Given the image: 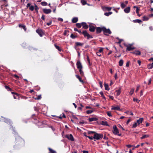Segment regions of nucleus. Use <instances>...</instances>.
<instances>
[{"mask_svg": "<svg viewBox=\"0 0 153 153\" xmlns=\"http://www.w3.org/2000/svg\"><path fill=\"white\" fill-rule=\"evenodd\" d=\"M103 135L102 134H99L97 132H95L94 134V136L93 137L94 139L97 140H100L103 138Z\"/></svg>", "mask_w": 153, "mask_h": 153, "instance_id": "nucleus-1", "label": "nucleus"}, {"mask_svg": "<svg viewBox=\"0 0 153 153\" xmlns=\"http://www.w3.org/2000/svg\"><path fill=\"white\" fill-rule=\"evenodd\" d=\"M102 31H103L104 34L105 35L108 36L111 33V31L109 29H106L105 27H103Z\"/></svg>", "mask_w": 153, "mask_h": 153, "instance_id": "nucleus-2", "label": "nucleus"}, {"mask_svg": "<svg viewBox=\"0 0 153 153\" xmlns=\"http://www.w3.org/2000/svg\"><path fill=\"white\" fill-rule=\"evenodd\" d=\"M113 129H114V130L113 131V132L115 135H117L119 136H121V134H119L118 130L117 129V128L116 125H114L113 126Z\"/></svg>", "mask_w": 153, "mask_h": 153, "instance_id": "nucleus-3", "label": "nucleus"}, {"mask_svg": "<svg viewBox=\"0 0 153 153\" xmlns=\"http://www.w3.org/2000/svg\"><path fill=\"white\" fill-rule=\"evenodd\" d=\"M82 34L84 35V37H87L88 39L91 38H92L93 37L92 36L89 34L86 30H84L82 32Z\"/></svg>", "mask_w": 153, "mask_h": 153, "instance_id": "nucleus-4", "label": "nucleus"}, {"mask_svg": "<svg viewBox=\"0 0 153 153\" xmlns=\"http://www.w3.org/2000/svg\"><path fill=\"white\" fill-rule=\"evenodd\" d=\"M66 138H68V140H71L72 141H73L74 140V138L73 135L71 134H70L69 135L68 134L66 135L65 136Z\"/></svg>", "mask_w": 153, "mask_h": 153, "instance_id": "nucleus-5", "label": "nucleus"}, {"mask_svg": "<svg viewBox=\"0 0 153 153\" xmlns=\"http://www.w3.org/2000/svg\"><path fill=\"white\" fill-rule=\"evenodd\" d=\"M36 32L40 36H42L44 34L43 32L40 29H38L36 30Z\"/></svg>", "mask_w": 153, "mask_h": 153, "instance_id": "nucleus-6", "label": "nucleus"}, {"mask_svg": "<svg viewBox=\"0 0 153 153\" xmlns=\"http://www.w3.org/2000/svg\"><path fill=\"white\" fill-rule=\"evenodd\" d=\"M77 68L78 69H82V66L80 61H78L76 63Z\"/></svg>", "mask_w": 153, "mask_h": 153, "instance_id": "nucleus-7", "label": "nucleus"}, {"mask_svg": "<svg viewBox=\"0 0 153 153\" xmlns=\"http://www.w3.org/2000/svg\"><path fill=\"white\" fill-rule=\"evenodd\" d=\"M43 11L45 13L48 14L51 13V10L50 9H43Z\"/></svg>", "mask_w": 153, "mask_h": 153, "instance_id": "nucleus-8", "label": "nucleus"}, {"mask_svg": "<svg viewBox=\"0 0 153 153\" xmlns=\"http://www.w3.org/2000/svg\"><path fill=\"white\" fill-rule=\"evenodd\" d=\"M82 25L83 26V28L85 29H87L88 28V26L85 22H82L81 23Z\"/></svg>", "mask_w": 153, "mask_h": 153, "instance_id": "nucleus-9", "label": "nucleus"}, {"mask_svg": "<svg viewBox=\"0 0 153 153\" xmlns=\"http://www.w3.org/2000/svg\"><path fill=\"white\" fill-rule=\"evenodd\" d=\"M126 46L127 47L126 50L128 51H130L135 49L134 48L132 47L131 46L126 45Z\"/></svg>", "mask_w": 153, "mask_h": 153, "instance_id": "nucleus-10", "label": "nucleus"}, {"mask_svg": "<svg viewBox=\"0 0 153 153\" xmlns=\"http://www.w3.org/2000/svg\"><path fill=\"white\" fill-rule=\"evenodd\" d=\"M103 28V27H97V33H100L102 31V30Z\"/></svg>", "mask_w": 153, "mask_h": 153, "instance_id": "nucleus-11", "label": "nucleus"}, {"mask_svg": "<svg viewBox=\"0 0 153 153\" xmlns=\"http://www.w3.org/2000/svg\"><path fill=\"white\" fill-rule=\"evenodd\" d=\"M130 8L129 7H128L125 8L124 10V12L126 13H129L130 11Z\"/></svg>", "mask_w": 153, "mask_h": 153, "instance_id": "nucleus-12", "label": "nucleus"}, {"mask_svg": "<svg viewBox=\"0 0 153 153\" xmlns=\"http://www.w3.org/2000/svg\"><path fill=\"white\" fill-rule=\"evenodd\" d=\"M89 31L91 32H94L95 31V27L93 26H89Z\"/></svg>", "mask_w": 153, "mask_h": 153, "instance_id": "nucleus-13", "label": "nucleus"}, {"mask_svg": "<svg viewBox=\"0 0 153 153\" xmlns=\"http://www.w3.org/2000/svg\"><path fill=\"white\" fill-rule=\"evenodd\" d=\"M132 53L133 54H135L137 55H140L141 54V52L140 51H135Z\"/></svg>", "mask_w": 153, "mask_h": 153, "instance_id": "nucleus-14", "label": "nucleus"}, {"mask_svg": "<svg viewBox=\"0 0 153 153\" xmlns=\"http://www.w3.org/2000/svg\"><path fill=\"white\" fill-rule=\"evenodd\" d=\"M76 77L79 79V80L80 82H82V83H84V81L82 80V78H81V77L79 75H76Z\"/></svg>", "mask_w": 153, "mask_h": 153, "instance_id": "nucleus-15", "label": "nucleus"}, {"mask_svg": "<svg viewBox=\"0 0 153 153\" xmlns=\"http://www.w3.org/2000/svg\"><path fill=\"white\" fill-rule=\"evenodd\" d=\"M143 120V118H140L138 120H137V122L138 124V125H139L140 123H141Z\"/></svg>", "mask_w": 153, "mask_h": 153, "instance_id": "nucleus-16", "label": "nucleus"}, {"mask_svg": "<svg viewBox=\"0 0 153 153\" xmlns=\"http://www.w3.org/2000/svg\"><path fill=\"white\" fill-rule=\"evenodd\" d=\"M78 20V18L77 17H74L72 19V21L73 23L76 22Z\"/></svg>", "mask_w": 153, "mask_h": 153, "instance_id": "nucleus-17", "label": "nucleus"}, {"mask_svg": "<svg viewBox=\"0 0 153 153\" xmlns=\"http://www.w3.org/2000/svg\"><path fill=\"white\" fill-rule=\"evenodd\" d=\"M101 124L103 125L106 126H109V125L108 124V122L107 121H102Z\"/></svg>", "mask_w": 153, "mask_h": 153, "instance_id": "nucleus-18", "label": "nucleus"}, {"mask_svg": "<svg viewBox=\"0 0 153 153\" xmlns=\"http://www.w3.org/2000/svg\"><path fill=\"white\" fill-rule=\"evenodd\" d=\"M19 26L20 27H22V28L25 31H26V27L25 25H23L20 24L19 25Z\"/></svg>", "mask_w": 153, "mask_h": 153, "instance_id": "nucleus-19", "label": "nucleus"}, {"mask_svg": "<svg viewBox=\"0 0 153 153\" xmlns=\"http://www.w3.org/2000/svg\"><path fill=\"white\" fill-rule=\"evenodd\" d=\"M97 118L96 117H92L90 118L89 119V120L90 122H91L93 121H97Z\"/></svg>", "mask_w": 153, "mask_h": 153, "instance_id": "nucleus-20", "label": "nucleus"}, {"mask_svg": "<svg viewBox=\"0 0 153 153\" xmlns=\"http://www.w3.org/2000/svg\"><path fill=\"white\" fill-rule=\"evenodd\" d=\"M104 85L105 87V89L106 90L108 91L109 90V88L108 87V84L105 83H104Z\"/></svg>", "mask_w": 153, "mask_h": 153, "instance_id": "nucleus-21", "label": "nucleus"}, {"mask_svg": "<svg viewBox=\"0 0 153 153\" xmlns=\"http://www.w3.org/2000/svg\"><path fill=\"white\" fill-rule=\"evenodd\" d=\"M149 135L148 134H145L143 135L142 137H140L141 139H143L147 137H149Z\"/></svg>", "mask_w": 153, "mask_h": 153, "instance_id": "nucleus-22", "label": "nucleus"}, {"mask_svg": "<svg viewBox=\"0 0 153 153\" xmlns=\"http://www.w3.org/2000/svg\"><path fill=\"white\" fill-rule=\"evenodd\" d=\"M54 46L59 51H61L62 50V49L60 48L59 46L57 45H56L55 44Z\"/></svg>", "mask_w": 153, "mask_h": 153, "instance_id": "nucleus-23", "label": "nucleus"}, {"mask_svg": "<svg viewBox=\"0 0 153 153\" xmlns=\"http://www.w3.org/2000/svg\"><path fill=\"white\" fill-rule=\"evenodd\" d=\"M133 22L134 23H140L142 22V21L140 19H135L133 20Z\"/></svg>", "mask_w": 153, "mask_h": 153, "instance_id": "nucleus-24", "label": "nucleus"}, {"mask_svg": "<svg viewBox=\"0 0 153 153\" xmlns=\"http://www.w3.org/2000/svg\"><path fill=\"white\" fill-rule=\"evenodd\" d=\"M123 60L121 59L119 62V65L120 66L123 65Z\"/></svg>", "mask_w": 153, "mask_h": 153, "instance_id": "nucleus-25", "label": "nucleus"}, {"mask_svg": "<svg viewBox=\"0 0 153 153\" xmlns=\"http://www.w3.org/2000/svg\"><path fill=\"white\" fill-rule=\"evenodd\" d=\"M75 44L76 46H82L83 45V43H81L79 42H76L75 43Z\"/></svg>", "mask_w": 153, "mask_h": 153, "instance_id": "nucleus-26", "label": "nucleus"}, {"mask_svg": "<svg viewBox=\"0 0 153 153\" xmlns=\"http://www.w3.org/2000/svg\"><path fill=\"white\" fill-rule=\"evenodd\" d=\"M112 110H120V108L119 106L117 107H115L113 108H111Z\"/></svg>", "mask_w": 153, "mask_h": 153, "instance_id": "nucleus-27", "label": "nucleus"}, {"mask_svg": "<svg viewBox=\"0 0 153 153\" xmlns=\"http://www.w3.org/2000/svg\"><path fill=\"white\" fill-rule=\"evenodd\" d=\"M79 71L80 72V74L82 76H83L84 75V73L83 72L82 70V69H79Z\"/></svg>", "mask_w": 153, "mask_h": 153, "instance_id": "nucleus-28", "label": "nucleus"}, {"mask_svg": "<svg viewBox=\"0 0 153 153\" xmlns=\"http://www.w3.org/2000/svg\"><path fill=\"white\" fill-rule=\"evenodd\" d=\"M134 88H132L131 89V91H130V92H129V94L131 95H132L134 92Z\"/></svg>", "mask_w": 153, "mask_h": 153, "instance_id": "nucleus-29", "label": "nucleus"}, {"mask_svg": "<svg viewBox=\"0 0 153 153\" xmlns=\"http://www.w3.org/2000/svg\"><path fill=\"white\" fill-rule=\"evenodd\" d=\"M112 13V12H109L108 13H104V15H105L106 16H108L109 15L111 14Z\"/></svg>", "mask_w": 153, "mask_h": 153, "instance_id": "nucleus-30", "label": "nucleus"}, {"mask_svg": "<svg viewBox=\"0 0 153 153\" xmlns=\"http://www.w3.org/2000/svg\"><path fill=\"white\" fill-rule=\"evenodd\" d=\"M76 27L78 28H80L81 27V26H82L81 24H80V23H76Z\"/></svg>", "mask_w": 153, "mask_h": 153, "instance_id": "nucleus-31", "label": "nucleus"}, {"mask_svg": "<svg viewBox=\"0 0 153 153\" xmlns=\"http://www.w3.org/2000/svg\"><path fill=\"white\" fill-rule=\"evenodd\" d=\"M147 67L149 69H152L153 68L151 64H149L147 65Z\"/></svg>", "mask_w": 153, "mask_h": 153, "instance_id": "nucleus-32", "label": "nucleus"}, {"mask_svg": "<svg viewBox=\"0 0 153 153\" xmlns=\"http://www.w3.org/2000/svg\"><path fill=\"white\" fill-rule=\"evenodd\" d=\"M81 2L83 5L86 4L87 3L86 2L85 0H81Z\"/></svg>", "mask_w": 153, "mask_h": 153, "instance_id": "nucleus-33", "label": "nucleus"}, {"mask_svg": "<svg viewBox=\"0 0 153 153\" xmlns=\"http://www.w3.org/2000/svg\"><path fill=\"white\" fill-rule=\"evenodd\" d=\"M41 4L43 6H46L48 4L45 1L42 2Z\"/></svg>", "mask_w": 153, "mask_h": 153, "instance_id": "nucleus-34", "label": "nucleus"}, {"mask_svg": "<svg viewBox=\"0 0 153 153\" xmlns=\"http://www.w3.org/2000/svg\"><path fill=\"white\" fill-rule=\"evenodd\" d=\"M48 149L49 150V151L52 153H56L55 151L53 150L50 148H49Z\"/></svg>", "mask_w": 153, "mask_h": 153, "instance_id": "nucleus-35", "label": "nucleus"}, {"mask_svg": "<svg viewBox=\"0 0 153 153\" xmlns=\"http://www.w3.org/2000/svg\"><path fill=\"white\" fill-rule=\"evenodd\" d=\"M143 20L144 21H147L149 19V18L146 16H143Z\"/></svg>", "mask_w": 153, "mask_h": 153, "instance_id": "nucleus-36", "label": "nucleus"}, {"mask_svg": "<svg viewBox=\"0 0 153 153\" xmlns=\"http://www.w3.org/2000/svg\"><path fill=\"white\" fill-rule=\"evenodd\" d=\"M121 6L122 8H124L126 6V5L123 3H122L121 4Z\"/></svg>", "mask_w": 153, "mask_h": 153, "instance_id": "nucleus-37", "label": "nucleus"}, {"mask_svg": "<svg viewBox=\"0 0 153 153\" xmlns=\"http://www.w3.org/2000/svg\"><path fill=\"white\" fill-rule=\"evenodd\" d=\"M95 132L94 131H88V134L89 135L91 134H94L95 133Z\"/></svg>", "mask_w": 153, "mask_h": 153, "instance_id": "nucleus-38", "label": "nucleus"}, {"mask_svg": "<svg viewBox=\"0 0 153 153\" xmlns=\"http://www.w3.org/2000/svg\"><path fill=\"white\" fill-rule=\"evenodd\" d=\"M137 125H138V124H137V123L136 122L134 123L132 127L134 128H136Z\"/></svg>", "mask_w": 153, "mask_h": 153, "instance_id": "nucleus-39", "label": "nucleus"}, {"mask_svg": "<svg viewBox=\"0 0 153 153\" xmlns=\"http://www.w3.org/2000/svg\"><path fill=\"white\" fill-rule=\"evenodd\" d=\"M116 91L117 92V95L118 96L121 93L120 89H119L117 91Z\"/></svg>", "mask_w": 153, "mask_h": 153, "instance_id": "nucleus-40", "label": "nucleus"}, {"mask_svg": "<svg viewBox=\"0 0 153 153\" xmlns=\"http://www.w3.org/2000/svg\"><path fill=\"white\" fill-rule=\"evenodd\" d=\"M93 111L92 110H87L86 111V113L88 114H90L93 112Z\"/></svg>", "mask_w": 153, "mask_h": 153, "instance_id": "nucleus-41", "label": "nucleus"}, {"mask_svg": "<svg viewBox=\"0 0 153 153\" xmlns=\"http://www.w3.org/2000/svg\"><path fill=\"white\" fill-rule=\"evenodd\" d=\"M107 115L109 117H112V115L111 114V112L110 111H108L107 112Z\"/></svg>", "mask_w": 153, "mask_h": 153, "instance_id": "nucleus-42", "label": "nucleus"}, {"mask_svg": "<svg viewBox=\"0 0 153 153\" xmlns=\"http://www.w3.org/2000/svg\"><path fill=\"white\" fill-rule=\"evenodd\" d=\"M41 98V95H39L36 98H35L36 100H39Z\"/></svg>", "mask_w": 153, "mask_h": 153, "instance_id": "nucleus-43", "label": "nucleus"}, {"mask_svg": "<svg viewBox=\"0 0 153 153\" xmlns=\"http://www.w3.org/2000/svg\"><path fill=\"white\" fill-rule=\"evenodd\" d=\"M29 9L32 11L34 10V7L33 6H31L30 7Z\"/></svg>", "mask_w": 153, "mask_h": 153, "instance_id": "nucleus-44", "label": "nucleus"}, {"mask_svg": "<svg viewBox=\"0 0 153 153\" xmlns=\"http://www.w3.org/2000/svg\"><path fill=\"white\" fill-rule=\"evenodd\" d=\"M71 37L72 39H74L76 37V36H74L73 34H72L71 35Z\"/></svg>", "mask_w": 153, "mask_h": 153, "instance_id": "nucleus-45", "label": "nucleus"}, {"mask_svg": "<svg viewBox=\"0 0 153 153\" xmlns=\"http://www.w3.org/2000/svg\"><path fill=\"white\" fill-rule=\"evenodd\" d=\"M140 87V85H138V86H137L136 89V91H135V92H137L138 91Z\"/></svg>", "mask_w": 153, "mask_h": 153, "instance_id": "nucleus-46", "label": "nucleus"}, {"mask_svg": "<svg viewBox=\"0 0 153 153\" xmlns=\"http://www.w3.org/2000/svg\"><path fill=\"white\" fill-rule=\"evenodd\" d=\"M102 82H101V81H100L99 82V84L100 85V86L101 88H102Z\"/></svg>", "mask_w": 153, "mask_h": 153, "instance_id": "nucleus-47", "label": "nucleus"}, {"mask_svg": "<svg viewBox=\"0 0 153 153\" xmlns=\"http://www.w3.org/2000/svg\"><path fill=\"white\" fill-rule=\"evenodd\" d=\"M133 100L134 101L137 102H139V100L135 98H133Z\"/></svg>", "mask_w": 153, "mask_h": 153, "instance_id": "nucleus-48", "label": "nucleus"}, {"mask_svg": "<svg viewBox=\"0 0 153 153\" xmlns=\"http://www.w3.org/2000/svg\"><path fill=\"white\" fill-rule=\"evenodd\" d=\"M39 9L38 7L36 5H35V10L37 12H38V10Z\"/></svg>", "mask_w": 153, "mask_h": 153, "instance_id": "nucleus-49", "label": "nucleus"}, {"mask_svg": "<svg viewBox=\"0 0 153 153\" xmlns=\"http://www.w3.org/2000/svg\"><path fill=\"white\" fill-rule=\"evenodd\" d=\"M106 9L108 11H110L111 10V8L109 7H106Z\"/></svg>", "mask_w": 153, "mask_h": 153, "instance_id": "nucleus-50", "label": "nucleus"}, {"mask_svg": "<svg viewBox=\"0 0 153 153\" xmlns=\"http://www.w3.org/2000/svg\"><path fill=\"white\" fill-rule=\"evenodd\" d=\"M123 41V39H119V42H117V43H118V44H120V43L121 42H122V41Z\"/></svg>", "mask_w": 153, "mask_h": 153, "instance_id": "nucleus-51", "label": "nucleus"}, {"mask_svg": "<svg viewBox=\"0 0 153 153\" xmlns=\"http://www.w3.org/2000/svg\"><path fill=\"white\" fill-rule=\"evenodd\" d=\"M140 9L138 8H137V9H136V13L137 14L139 13V11Z\"/></svg>", "mask_w": 153, "mask_h": 153, "instance_id": "nucleus-52", "label": "nucleus"}, {"mask_svg": "<svg viewBox=\"0 0 153 153\" xmlns=\"http://www.w3.org/2000/svg\"><path fill=\"white\" fill-rule=\"evenodd\" d=\"M58 21H60L61 22H63V19L60 18H58Z\"/></svg>", "mask_w": 153, "mask_h": 153, "instance_id": "nucleus-53", "label": "nucleus"}, {"mask_svg": "<svg viewBox=\"0 0 153 153\" xmlns=\"http://www.w3.org/2000/svg\"><path fill=\"white\" fill-rule=\"evenodd\" d=\"M68 32V30H65V32H64V34H64V35H65V36L66 35V34H67V32Z\"/></svg>", "mask_w": 153, "mask_h": 153, "instance_id": "nucleus-54", "label": "nucleus"}, {"mask_svg": "<svg viewBox=\"0 0 153 153\" xmlns=\"http://www.w3.org/2000/svg\"><path fill=\"white\" fill-rule=\"evenodd\" d=\"M87 60L88 62L90 63V59H89V57L88 56H87Z\"/></svg>", "mask_w": 153, "mask_h": 153, "instance_id": "nucleus-55", "label": "nucleus"}, {"mask_svg": "<svg viewBox=\"0 0 153 153\" xmlns=\"http://www.w3.org/2000/svg\"><path fill=\"white\" fill-rule=\"evenodd\" d=\"M97 54L98 56H101V54H100V53L98 52H97Z\"/></svg>", "mask_w": 153, "mask_h": 153, "instance_id": "nucleus-56", "label": "nucleus"}, {"mask_svg": "<svg viewBox=\"0 0 153 153\" xmlns=\"http://www.w3.org/2000/svg\"><path fill=\"white\" fill-rule=\"evenodd\" d=\"M129 62H127L126 64V67H128L129 66Z\"/></svg>", "mask_w": 153, "mask_h": 153, "instance_id": "nucleus-57", "label": "nucleus"}, {"mask_svg": "<svg viewBox=\"0 0 153 153\" xmlns=\"http://www.w3.org/2000/svg\"><path fill=\"white\" fill-rule=\"evenodd\" d=\"M102 51H103V49L102 48H101L99 50L98 52L101 53H102Z\"/></svg>", "mask_w": 153, "mask_h": 153, "instance_id": "nucleus-58", "label": "nucleus"}, {"mask_svg": "<svg viewBox=\"0 0 153 153\" xmlns=\"http://www.w3.org/2000/svg\"><path fill=\"white\" fill-rule=\"evenodd\" d=\"M88 137L91 140H93V138H94L93 137H91L88 136Z\"/></svg>", "mask_w": 153, "mask_h": 153, "instance_id": "nucleus-59", "label": "nucleus"}, {"mask_svg": "<svg viewBox=\"0 0 153 153\" xmlns=\"http://www.w3.org/2000/svg\"><path fill=\"white\" fill-rule=\"evenodd\" d=\"M14 76L15 77H16L17 79L19 78V77L18 76H17V75H16V74L14 75Z\"/></svg>", "mask_w": 153, "mask_h": 153, "instance_id": "nucleus-60", "label": "nucleus"}, {"mask_svg": "<svg viewBox=\"0 0 153 153\" xmlns=\"http://www.w3.org/2000/svg\"><path fill=\"white\" fill-rule=\"evenodd\" d=\"M51 23H52V21H51L47 23V25H51Z\"/></svg>", "mask_w": 153, "mask_h": 153, "instance_id": "nucleus-61", "label": "nucleus"}, {"mask_svg": "<svg viewBox=\"0 0 153 153\" xmlns=\"http://www.w3.org/2000/svg\"><path fill=\"white\" fill-rule=\"evenodd\" d=\"M82 152L83 153H88V152L87 151L83 150L82 151Z\"/></svg>", "mask_w": 153, "mask_h": 153, "instance_id": "nucleus-62", "label": "nucleus"}, {"mask_svg": "<svg viewBox=\"0 0 153 153\" xmlns=\"http://www.w3.org/2000/svg\"><path fill=\"white\" fill-rule=\"evenodd\" d=\"M114 78L116 79L117 78V73H116L115 75L114 76Z\"/></svg>", "mask_w": 153, "mask_h": 153, "instance_id": "nucleus-63", "label": "nucleus"}, {"mask_svg": "<svg viewBox=\"0 0 153 153\" xmlns=\"http://www.w3.org/2000/svg\"><path fill=\"white\" fill-rule=\"evenodd\" d=\"M41 18L43 20H44L45 19V16H44V15H42V17H41Z\"/></svg>", "mask_w": 153, "mask_h": 153, "instance_id": "nucleus-64", "label": "nucleus"}]
</instances>
